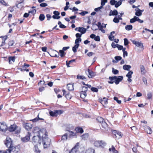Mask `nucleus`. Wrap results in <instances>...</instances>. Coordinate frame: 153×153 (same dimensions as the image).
I'll return each mask as SVG.
<instances>
[{
  "mask_svg": "<svg viewBox=\"0 0 153 153\" xmlns=\"http://www.w3.org/2000/svg\"><path fill=\"white\" fill-rule=\"evenodd\" d=\"M10 132H15V134H19L21 132V128L17 126L15 124L11 125L7 127V130Z\"/></svg>",
  "mask_w": 153,
  "mask_h": 153,
  "instance_id": "obj_1",
  "label": "nucleus"
},
{
  "mask_svg": "<svg viewBox=\"0 0 153 153\" xmlns=\"http://www.w3.org/2000/svg\"><path fill=\"white\" fill-rule=\"evenodd\" d=\"M42 137V140L43 143L44 148H46L48 147L51 143V139L48 138V134H44Z\"/></svg>",
  "mask_w": 153,
  "mask_h": 153,
  "instance_id": "obj_2",
  "label": "nucleus"
},
{
  "mask_svg": "<svg viewBox=\"0 0 153 153\" xmlns=\"http://www.w3.org/2000/svg\"><path fill=\"white\" fill-rule=\"evenodd\" d=\"M20 146L19 145L13 146V145L7 150L6 152L8 151V153H17L20 149Z\"/></svg>",
  "mask_w": 153,
  "mask_h": 153,
  "instance_id": "obj_3",
  "label": "nucleus"
},
{
  "mask_svg": "<svg viewBox=\"0 0 153 153\" xmlns=\"http://www.w3.org/2000/svg\"><path fill=\"white\" fill-rule=\"evenodd\" d=\"M117 1L115 0H111L110 1V3L111 5H114L115 7L117 8L122 4V1L123 0H119Z\"/></svg>",
  "mask_w": 153,
  "mask_h": 153,
  "instance_id": "obj_4",
  "label": "nucleus"
},
{
  "mask_svg": "<svg viewBox=\"0 0 153 153\" xmlns=\"http://www.w3.org/2000/svg\"><path fill=\"white\" fill-rule=\"evenodd\" d=\"M7 125L4 122H0V131L5 132L7 130Z\"/></svg>",
  "mask_w": 153,
  "mask_h": 153,
  "instance_id": "obj_5",
  "label": "nucleus"
},
{
  "mask_svg": "<svg viewBox=\"0 0 153 153\" xmlns=\"http://www.w3.org/2000/svg\"><path fill=\"white\" fill-rule=\"evenodd\" d=\"M42 139L40 134H39L37 136H34L32 138L33 142L34 143H39V144L41 143Z\"/></svg>",
  "mask_w": 153,
  "mask_h": 153,
  "instance_id": "obj_6",
  "label": "nucleus"
},
{
  "mask_svg": "<svg viewBox=\"0 0 153 153\" xmlns=\"http://www.w3.org/2000/svg\"><path fill=\"white\" fill-rule=\"evenodd\" d=\"M4 142L5 145L8 148H9V147H11L13 145L12 141L11 138L9 137H7L6 139L4 140Z\"/></svg>",
  "mask_w": 153,
  "mask_h": 153,
  "instance_id": "obj_7",
  "label": "nucleus"
},
{
  "mask_svg": "<svg viewBox=\"0 0 153 153\" xmlns=\"http://www.w3.org/2000/svg\"><path fill=\"white\" fill-rule=\"evenodd\" d=\"M23 127L27 130H30L33 127L32 124L26 123H23L22 124Z\"/></svg>",
  "mask_w": 153,
  "mask_h": 153,
  "instance_id": "obj_8",
  "label": "nucleus"
},
{
  "mask_svg": "<svg viewBox=\"0 0 153 153\" xmlns=\"http://www.w3.org/2000/svg\"><path fill=\"white\" fill-rule=\"evenodd\" d=\"M108 99L105 97H103L102 98L100 97L99 99V101L102 105L103 106L105 107L104 106V105L108 103Z\"/></svg>",
  "mask_w": 153,
  "mask_h": 153,
  "instance_id": "obj_9",
  "label": "nucleus"
},
{
  "mask_svg": "<svg viewBox=\"0 0 153 153\" xmlns=\"http://www.w3.org/2000/svg\"><path fill=\"white\" fill-rule=\"evenodd\" d=\"M74 128L73 126L71 124H68L67 125L66 128V131H69L70 134H75L74 132L71 131L73 130Z\"/></svg>",
  "mask_w": 153,
  "mask_h": 153,
  "instance_id": "obj_10",
  "label": "nucleus"
},
{
  "mask_svg": "<svg viewBox=\"0 0 153 153\" xmlns=\"http://www.w3.org/2000/svg\"><path fill=\"white\" fill-rule=\"evenodd\" d=\"M114 82L116 85H118L123 79V76H115Z\"/></svg>",
  "mask_w": 153,
  "mask_h": 153,
  "instance_id": "obj_11",
  "label": "nucleus"
},
{
  "mask_svg": "<svg viewBox=\"0 0 153 153\" xmlns=\"http://www.w3.org/2000/svg\"><path fill=\"white\" fill-rule=\"evenodd\" d=\"M79 143H77L74 147L69 152V153H76L77 151L79 149Z\"/></svg>",
  "mask_w": 153,
  "mask_h": 153,
  "instance_id": "obj_12",
  "label": "nucleus"
},
{
  "mask_svg": "<svg viewBox=\"0 0 153 153\" xmlns=\"http://www.w3.org/2000/svg\"><path fill=\"white\" fill-rule=\"evenodd\" d=\"M53 13V15L52 16V17L53 19H59L61 17L59 16L60 13L57 11H54Z\"/></svg>",
  "mask_w": 153,
  "mask_h": 153,
  "instance_id": "obj_13",
  "label": "nucleus"
},
{
  "mask_svg": "<svg viewBox=\"0 0 153 153\" xmlns=\"http://www.w3.org/2000/svg\"><path fill=\"white\" fill-rule=\"evenodd\" d=\"M132 43L134 44L136 46L138 47L141 48H143V44L141 42L136 41L134 40L131 41Z\"/></svg>",
  "mask_w": 153,
  "mask_h": 153,
  "instance_id": "obj_14",
  "label": "nucleus"
},
{
  "mask_svg": "<svg viewBox=\"0 0 153 153\" xmlns=\"http://www.w3.org/2000/svg\"><path fill=\"white\" fill-rule=\"evenodd\" d=\"M67 134H64L62 137V140H66L68 139V138H71L72 137H76V134H69V135L68 137L67 135Z\"/></svg>",
  "mask_w": 153,
  "mask_h": 153,
  "instance_id": "obj_15",
  "label": "nucleus"
},
{
  "mask_svg": "<svg viewBox=\"0 0 153 153\" xmlns=\"http://www.w3.org/2000/svg\"><path fill=\"white\" fill-rule=\"evenodd\" d=\"M75 30L78 31L81 33L82 34H84L86 32V29L83 27H76L75 29Z\"/></svg>",
  "mask_w": 153,
  "mask_h": 153,
  "instance_id": "obj_16",
  "label": "nucleus"
},
{
  "mask_svg": "<svg viewBox=\"0 0 153 153\" xmlns=\"http://www.w3.org/2000/svg\"><path fill=\"white\" fill-rule=\"evenodd\" d=\"M30 135L27 134L25 137H22L21 139L22 141L24 143L28 141L30 139Z\"/></svg>",
  "mask_w": 153,
  "mask_h": 153,
  "instance_id": "obj_17",
  "label": "nucleus"
},
{
  "mask_svg": "<svg viewBox=\"0 0 153 153\" xmlns=\"http://www.w3.org/2000/svg\"><path fill=\"white\" fill-rule=\"evenodd\" d=\"M75 130L76 131L77 133H80V134H82L84 132L83 128L81 127L80 126L76 127L75 129Z\"/></svg>",
  "mask_w": 153,
  "mask_h": 153,
  "instance_id": "obj_18",
  "label": "nucleus"
},
{
  "mask_svg": "<svg viewBox=\"0 0 153 153\" xmlns=\"http://www.w3.org/2000/svg\"><path fill=\"white\" fill-rule=\"evenodd\" d=\"M141 74L142 75H144L146 72V71L145 69L144 66L143 65H140V66Z\"/></svg>",
  "mask_w": 153,
  "mask_h": 153,
  "instance_id": "obj_19",
  "label": "nucleus"
},
{
  "mask_svg": "<svg viewBox=\"0 0 153 153\" xmlns=\"http://www.w3.org/2000/svg\"><path fill=\"white\" fill-rule=\"evenodd\" d=\"M118 14V12L116 10H113L110 11L109 14V16H117Z\"/></svg>",
  "mask_w": 153,
  "mask_h": 153,
  "instance_id": "obj_20",
  "label": "nucleus"
},
{
  "mask_svg": "<svg viewBox=\"0 0 153 153\" xmlns=\"http://www.w3.org/2000/svg\"><path fill=\"white\" fill-rule=\"evenodd\" d=\"M67 88L69 91H72L74 90V83H69L67 85Z\"/></svg>",
  "mask_w": 153,
  "mask_h": 153,
  "instance_id": "obj_21",
  "label": "nucleus"
},
{
  "mask_svg": "<svg viewBox=\"0 0 153 153\" xmlns=\"http://www.w3.org/2000/svg\"><path fill=\"white\" fill-rule=\"evenodd\" d=\"M110 152L111 153H118V151L116 150L113 146H111V148L109 149Z\"/></svg>",
  "mask_w": 153,
  "mask_h": 153,
  "instance_id": "obj_22",
  "label": "nucleus"
},
{
  "mask_svg": "<svg viewBox=\"0 0 153 153\" xmlns=\"http://www.w3.org/2000/svg\"><path fill=\"white\" fill-rule=\"evenodd\" d=\"M88 77L89 78H92L95 76L94 73L93 71L89 69H88Z\"/></svg>",
  "mask_w": 153,
  "mask_h": 153,
  "instance_id": "obj_23",
  "label": "nucleus"
},
{
  "mask_svg": "<svg viewBox=\"0 0 153 153\" xmlns=\"http://www.w3.org/2000/svg\"><path fill=\"white\" fill-rule=\"evenodd\" d=\"M135 10L136 12L135 13V15L137 16H141L142 13L141 12V10H140L139 8L136 9Z\"/></svg>",
  "mask_w": 153,
  "mask_h": 153,
  "instance_id": "obj_24",
  "label": "nucleus"
},
{
  "mask_svg": "<svg viewBox=\"0 0 153 153\" xmlns=\"http://www.w3.org/2000/svg\"><path fill=\"white\" fill-rule=\"evenodd\" d=\"M115 77H114V76H109V79L110 80L108 81V83L110 84H113L114 82V79H115Z\"/></svg>",
  "mask_w": 153,
  "mask_h": 153,
  "instance_id": "obj_25",
  "label": "nucleus"
},
{
  "mask_svg": "<svg viewBox=\"0 0 153 153\" xmlns=\"http://www.w3.org/2000/svg\"><path fill=\"white\" fill-rule=\"evenodd\" d=\"M101 125L102 127L105 129L106 130H107L108 128V125L107 123L105 121H104L103 122L101 123Z\"/></svg>",
  "mask_w": 153,
  "mask_h": 153,
  "instance_id": "obj_26",
  "label": "nucleus"
},
{
  "mask_svg": "<svg viewBox=\"0 0 153 153\" xmlns=\"http://www.w3.org/2000/svg\"><path fill=\"white\" fill-rule=\"evenodd\" d=\"M39 128L37 126L34 127L33 128V132L34 133H38L39 134Z\"/></svg>",
  "mask_w": 153,
  "mask_h": 153,
  "instance_id": "obj_27",
  "label": "nucleus"
},
{
  "mask_svg": "<svg viewBox=\"0 0 153 153\" xmlns=\"http://www.w3.org/2000/svg\"><path fill=\"white\" fill-rule=\"evenodd\" d=\"M146 128L145 129L147 132V134H151L152 133V131L151 128L149 126H146Z\"/></svg>",
  "mask_w": 153,
  "mask_h": 153,
  "instance_id": "obj_28",
  "label": "nucleus"
},
{
  "mask_svg": "<svg viewBox=\"0 0 153 153\" xmlns=\"http://www.w3.org/2000/svg\"><path fill=\"white\" fill-rule=\"evenodd\" d=\"M80 97L82 99H84L87 95L86 92L81 91L80 93Z\"/></svg>",
  "mask_w": 153,
  "mask_h": 153,
  "instance_id": "obj_29",
  "label": "nucleus"
},
{
  "mask_svg": "<svg viewBox=\"0 0 153 153\" xmlns=\"http://www.w3.org/2000/svg\"><path fill=\"white\" fill-rule=\"evenodd\" d=\"M33 150L36 153H40V151L38 148L37 145L36 144L34 146Z\"/></svg>",
  "mask_w": 153,
  "mask_h": 153,
  "instance_id": "obj_30",
  "label": "nucleus"
},
{
  "mask_svg": "<svg viewBox=\"0 0 153 153\" xmlns=\"http://www.w3.org/2000/svg\"><path fill=\"white\" fill-rule=\"evenodd\" d=\"M131 66L130 65H125L123 66V68L124 70L128 71H129V69L131 68Z\"/></svg>",
  "mask_w": 153,
  "mask_h": 153,
  "instance_id": "obj_31",
  "label": "nucleus"
},
{
  "mask_svg": "<svg viewBox=\"0 0 153 153\" xmlns=\"http://www.w3.org/2000/svg\"><path fill=\"white\" fill-rule=\"evenodd\" d=\"M79 44H77L75 45L72 48V51L74 53H76L77 51V49L78 48Z\"/></svg>",
  "mask_w": 153,
  "mask_h": 153,
  "instance_id": "obj_32",
  "label": "nucleus"
},
{
  "mask_svg": "<svg viewBox=\"0 0 153 153\" xmlns=\"http://www.w3.org/2000/svg\"><path fill=\"white\" fill-rule=\"evenodd\" d=\"M95 25L97 26V27H102L103 28L106 27V25H107V24H105L103 23H102V25H101V23L100 22H98L97 23V24H95Z\"/></svg>",
  "mask_w": 153,
  "mask_h": 153,
  "instance_id": "obj_33",
  "label": "nucleus"
},
{
  "mask_svg": "<svg viewBox=\"0 0 153 153\" xmlns=\"http://www.w3.org/2000/svg\"><path fill=\"white\" fill-rule=\"evenodd\" d=\"M77 79H80L85 81L87 80L86 78L84 76H81L79 74H78L77 76Z\"/></svg>",
  "mask_w": 153,
  "mask_h": 153,
  "instance_id": "obj_34",
  "label": "nucleus"
},
{
  "mask_svg": "<svg viewBox=\"0 0 153 153\" xmlns=\"http://www.w3.org/2000/svg\"><path fill=\"white\" fill-rule=\"evenodd\" d=\"M81 139L83 140H87L88 138V134H82L80 136Z\"/></svg>",
  "mask_w": 153,
  "mask_h": 153,
  "instance_id": "obj_35",
  "label": "nucleus"
},
{
  "mask_svg": "<svg viewBox=\"0 0 153 153\" xmlns=\"http://www.w3.org/2000/svg\"><path fill=\"white\" fill-rule=\"evenodd\" d=\"M55 110L56 117H57L59 115H60L62 114L64 112L62 110Z\"/></svg>",
  "mask_w": 153,
  "mask_h": 153,
  "instance_id": "obj_36",
  "label": "nucleus"
},
{
  "mask_svg": "<svg viewBox=\"0 0 153 153\" xmlns=\"http://www.w3.org/2000/svg\"><path fill=\"white\" fill-rule=\"evenodd\" d=\"M95 150L94 149L90 148L87 149L85 153H94Z\"/></svg>",
  "mask_w": 153,
  "mask_h": 153,
  "instance_id": "obj_37",
  "label": "nucleus"
},
{
  "mask_svg": "<svg viewBox=\"0 0 153 153\" xmlns=\"http://www.w3.org/2000/svg\"><path fill=\"white\" fill-rule=\"evenodd\" d=\"M49 114L52 117H56L55 110L53 111L51 110L50 111H49Z\"/></svg>",
  "mask_w": 153,
  "mask_h": 153,
  "instance_id": "obj_38",
  "label": "nucleus"
},
{
  "mask_svg": "<svg viewBox=\"0 0 153 153\" xmlns=\"http://www.w3.org/2000/svg\"><path fill=\"white\" fill-rule=\"evenodd\" d=\"M47 133L46 129L44 128L39 129V134H40V133L47 134Z\"/></svg>",
  "mask_w": 153,
  "mask_h": 153,
  "instance_id": "obj_39",
  "label": "nucleus"
},
{
  "mask_svg": "<svg viewBox=\"0 0 153 153\" xmlns=\"http://www.w3.org/2000/svg\"><path fill=\"white\" fill-rule=\"evenodd\" d=\"M137 16H134L133 18L130 19V22L131 23H133L137 21Z\"/></svg>",
  "mask_w": 153,
  "mask_h": 153,
  "instance_id": "obj_40",
  "label": "nucleus"
},
{
  "mask_svg": "<svg viewBox=\"0 0 153 153\" xmlns=\"http://www.w3.org/2000/svg\"><path fill=\"white\" fill-rule=\"evenodd\" d=\"M133 26L132 25H127L125 27V29L127 30H130L132 29Z\"/></svg>",
  "mask_w": 153,
  "mask_h": 153,
  "instance_id": "obj_41",
  "label": "nucleus"
},
{
  "mask_svg": "<svg viewBox=\"0 0 153 153\" xmlns=\"http://www.w3.org/2000/svg\"><path fill=\"white\" fill-rule=\"evenodd\" d=\"M100 147L103 148L106 145V143L104 141L100 140Z\"/></svg>",
  "mask_w": 153,
  "mask_h": 153,
  "instance_id": "obj_42",
  "label": "nucleus"
},
{
  "mask_svg": "<svg viewBox=\"0 0 153 153\" xmlns=\"http://www.w3.org/2000/svg\"><path fill=\"white\" fill-rule=\"evenodd\" d=\"M75 62V59H72L69 62H68V61H66V65L68 67H70L69 65L71 64L72 62Z\"/></svg>",
  "mask_w": 153,
  "mask_h": 153,
  "instance_id": "obj_43",
  "label": "nucleus"
},
{
  "mask_svg": "<svg viewBox=\"0 0 153 153\" xmlns=\"http://www.w3.org/2000/svg\"><path fill=\"white\" fill-rule=\"evenodd\" d=\"M17 2H18V1H17L16 3V6L19 8H22L23 6V4L20 3V2L17 3Z\"/></svg>",
  "mask_w": 153,
  "mask_h": 153,
  "instance_id": "obj_44",
  "label": "nucleus"
},
{
  "mask_svg": "<svg viewBox=\"0 0 153 153\" xmlns=\"http://www.w3.org/2000/svg\"><path fill=\"white\" fill-rule=\"evenodd\" d=\"M15 57L13 56H9L8 58L9 62L10 64L11 63L10 61H12L13 62H14L15 61Z\"/></svg>",
  "mask_w": 153,
  "mask_h": 153,
  "instance_id": "obj_45",
  "label": "nucleus"
},
{
  "mask_svg": "<svg viewBox=\"0 0 153 153\" xmlns=\"http://www.w3.org/2000/svg\"><path fill=\"white\" fill-rule=\"evenodd\" d=\"M123 134H114L113 137L117 139H120L122 137Z\"/></svg>",
  "mask_w": 153,
  "mask_h": 153,
  "instance_id": "obj_46",
  "label": "nucleus"
},
{
  "mask_svg": "<svg viewBox=\"0 0 153 153\" xmlns=\"http://www.w3.org/2000/svg\"><path fill=\"white\" fill-rule=\"evenodd\" d=\"M45 19V16L44 14H41L40 15L39 19L40 21H42L44 20Z\"/></svg>",
  "mask_w": 153,
  "mask_h": 153,
  "instance_id": "obj_47",
  "label": "nucleus"
},
{
  "mask_svg": "<svg viewBox=\"0 0 153 153\" xmlns=\"http://www.w3.org/2000/svg\"><path fill=\"white\" fill-rule=\"evenodd\" d=\"M133 72L132 71H130L126 75V76L128 78H131L132 74H133Z\"/></svg>",
  "mask_w": 153,
  "mask_h": 153,
  "instance_id": "obj_48",
  "label": "nucleus"
},
{
  "mask_svg": "<svg viewBox=\"0 0 153 153\" xmlns=\"http://www.w3.org/2000/svg\"><path fill=\"white\" fill-rule=\"evenodd\" d=\"M65 97L67 99L70 100L71 99V96L69 92H68V93L65 94Z\"/></svg>",
  "mask_w": 153,
  "mask_h": 153,
  "instance_id": "obj_49",
  "label": "nucleus"
},
{
  "mask_svg": "<svg viewBox=\"0 0 153 153\" xmlns=\"http://www.w3.org/2000/svg\"><path fill=\"white\" fill-rule=\"evenodd\" d=\"M94 145L96 147H100V141L99 140L95 141L94 142Z\"/></svg>",
  "mask_w": 153,
  "mask_h": 153,
  "instance_id": "obj_50",
  "label": "nucleus"
},
{
  "mask_svg": "<svg viewBox=\"0 0 153 153\" xmlns=\"http://www.w3.org/2000/svg\"><path fill=\"white\" fill-rule=\"evenodd\" d=\"M97 120H98L99 122L101 124L102 122H103L104 121V120L102 117H98L97 118Z\"/></svg>",
  "mask_w": 153,
  "mask_h": 153,
  "instance_id": "obj_51",
  "label": "nucleus"
},
{
  "mask_svg": "<svg viewBox=\"0 0 153 153\" xmlns=\"http://www.w3.org/2000/svg\"><path fill=\"white\" fill-rule=\"evenodd\" d=\"M59 53H60V56L61 57H64L65 54V53L64 51L62 50L59 51Z\"/></svg>",
  "mask_w": 153,
  "mask_h": 153,
  "instance_id": "obj_52",
  "label": "nucleus"
},
{
  "mask_svg": "<svg viewBox=\"0 0 153 153\" xmlns=\"http://www.w3.org/2000/svg\"><path fill=\"white\" fill-rule=\"evenodd\" d=\"M112 72L113 74H117L118 73L119 71L113 68H112Z\"/></svg>",
  "mask_w": 153,
  "mask_h": 153,
  "instance_id": "obj_53",
  "label": "nucleus"
},
{
  "mask_svg": "<svg viewBox=\"0 0 153 153\" xmlns=\"http://www.w3.org/2000/svg\"><path fill=\"white\" fill-rule=\"evenodd\" d=\"M124 45L126 46L128 45L129 42L128 39L127 38H125L124 39Z\"/></svg>",
  "mask_w": 153,
  "mask_h": 153,
  "instance_id": "obj_54",
  "label": "nucleus"
},
{
  "mask_svg": "<svg viewBox=\"0 0 153 153\" xmlns=\"http://www.w3.org/2000/svg\"><path fill=\"white\" fill-rule=\"evenodd\" d=\"M39 114H38L37 116V117H36L33 120H30L32 121L33 122H37V121L39 120L40 119V118L39 117Z\"/></svg>",
  "mask_w": 153,
  "mask_h": 153,
  "instance_id": "obj_55",
  "label": "nucleus"
},
{
  "mask_svg": "<svg viewBox=\"0 0 153 153\" xmlns=\"http://www.w3.org/2000/svg\"><path fill=\"white\" fill-rule=\"evenodd\" d=\"M91 90L93 92H97L98 91V88L95 87H91Z\"/></svg>",
  "mask_w": 153,
  "mask_h": 153,
  "instance_id": "obj_56",
  "label": "nucleus"
},
{
  "mask_svg": "<svg viewBox=\"0 0 153 153\" xmlns=\"http://www.w3.org/2000/svg\"><path fill=\"white\" fill-rule=\"evenodd\" d=\"M111 131L112 134H120L121 133V132L112 129H111Z\"/></svg>",
  "mask_w": 153,
  "mask_h": 153,
  "instance_id": "obj_57",
  "label": "nucleus"
},
{
  "mask_svg": "<svg viewBox=\"0 0 153 153\" xmlns=\"http://www.w3.org/2000/svg\"><path fill=\"white\" fill-rule=\"evenodd\" d=\"M0 3L2 5H4L6 6H7L8 5L6 3L4 0H0Z\"/></svg>",
  "mask_w": 153,
  "mask_h": 153,
  "instance_id": "obj_58",
  "label": "nucleus"
},
{
  "mask_svg": "<svg viewBox=\"0 0 153 153\" xmlns=\"http://www.w3.org/2000/svg\"><path fill=\"white\" fill-rule=\"evenodd\" d=\"M113 21L115 23H118L119 22V19L117 17H115L114 18Z\"/></svg>",
  "mask_w": 153,
  "mask_h": 153,
  "instance_id": "obj_59",
  "label": "nucleus"
},
{
  "mask_svg": "<svg viewBox=\"0 0 153 153\" xmlns=\"http://www.w3.org/2000/svg\"><path fill=\"white\" fill-rule=\"evenodd\" d=\"M88 12L87 11H82L81 13H79V14L81 15L82 16H84L85 14H88Z\"/></svg>",
  "mask_w": 153,
  "mask_h": 153,
  "instance_id": "obj_60",
  "label": "nucleus"
},
{
  "mask_svg": "<svg viewBox=\"0 0 153 153\" xmlns=\"http://www.w3.org/2000/svg\"><path fill=\"white\" fill-rule=\"evenodd\" d=\"M82 39L81 38H77L75 40V43L76 44H79L78 43L80 42H81V41Z\"/></svg>",
  "mask_w": 153,
  "mask_h": 153,
  "instance_id": "obj_61",
  "label": "nucleus"
},
{
  "mask_svg": "<svg viewBox=\"0 0 153 153\" xmlns=\"http://www.w3.org/2000/svg\"><path fill=\"white\" fill-rule=\"evenodd\" d=\"M88 90V88L86 86H82V91H84L86 92Z\"/></svg>",
  "mask_w": 153,
  "mask_h": 153,
  "instance_id": "obj_62",
  "label": "nucleus"
},
{
  "mask_svg": "<svg viewBox=\"0 0 153 153\" xmlns=\"http://www.w3.org/2000/svg\"><path fill=\"white\" fill-rule=\"evenodd\" d=\"M114 100L116 101L118 104H120L121 102V101L120 100H119L117 97H114Z\"/></svg>",
  "mask_w": 153,
  "mask_h": 153,
  "instance_id": "obj_63",
  "label": "nucleus"
},
{
  "mask_svg": "<svg viewBox=\"0 0 153 153\" xmlns=\"http://www.w3.org/2000/svg\"><path fill=\"white\" fill-rule=\"evenodd\" d=\"M15 42L14 41L12 40L9 42L8 44L9 46H12L14 44Z\"/></svg>",
  "mask_w": 153,
  "mask_h": 153,
  "instance_id": "obj_64",
  "label": "nucleus"
}]
</instances>
